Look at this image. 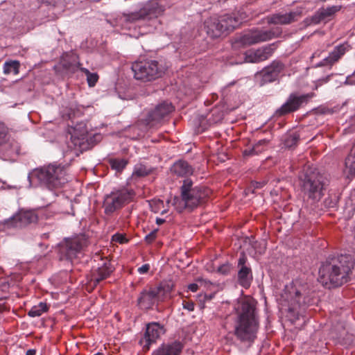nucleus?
<instances>
[{
	"label": "nucleus",
	"instance_id": "nucleus-1",
	"mask_svg": "<svg viewBox=\"0 0 355 355\" xmlns=\"http://www.w3.org/2000/svg\"><path fill=\"white\" fill-rule=\"evenodd\" d=\"M232 334L241 348L248 349L254 343L259 329V318L255 302L243 300L235 307Z\"/></svg>",
	"mask_w": 355,
	"mask_h": 355
},
{
	"label": "nucleus",
	"instance_id": "nucleus-2",
	"mask_svg": "<svg viewBox=\"0 0 355 355\" xmlns=\"http://www.w3.org/2000/svg\"><path fill=\"white\" fill-rule=\"evenodd\" d=\"M354 263L349 254L329 257L320 267L318 281L327 288L340 286L349 280Z\"/></svg>",
	"mask_w": 355,
	"mask_h": 355
},
{
	"label": "nucleus",
	"instance_id": "nucleus-3",
	"mask_svg": "<svg viewBox=\"0 0 355 355\" xmlns=\"http://www.w3.org/2000/svg\"><path fill=\"white\" fill-rule=\"evenodd\" d=\"M164 6L161 5L158 0H150L142 5L138 11L130 13H123L119 19V24L123 29L131 31L139 28V33L144 35L150 32L151 29L145 30V24L150 23L149 26L157 28V17L164 12Z\"/></svg>",
	"mask_w": 355,
	"mask_h": 355
},
{
	"label": "nucleus",
	"instance_id": "nucleus-4",
	"mask_svg": "<svg viewBox=\"0 0 355 355\" xmlns=\"http://www.w3.org/2000/svg\"><path fill=\"white\" fill-rule=\"evenodd\" d=\"M212 191L202 185H196L189 178L183 180L180 187V196L174 197L173 205L179 213L184 210L191 211L198 207L205 205L210 198Z\"/></svg>",
	"mask_w": 355,
	"mask_h": 355
},
{
	"label": "nucleus",
	"instance_id": "nucleus-5",
	"mask_svg": "<svg viewBox=\"0 0 355 355\" xmlns=\"http://www.w3.org/2000/svg\"><path fill=\"white\" fill-rule=\"evenodd\" d=\"M28 179L33 187L40 186L50 191L62 187L69 181L67 167L55 163L33 169Z\"/></svg>",
	"mask_w": 355,
	"mask_h": 355
},
{
	"label": "nucleus",
	"instance_id": "nucleus-6",
	"mask_svg": "<svg viewBox=\"0 0 355 355\" xmlns=\"http://www.w3.org/2000/svg\"><path fill=\"white\" fill-rule=\"evenodd\" d=\"M281 297L282 309L288 312L291 320H298L302 316L311 302L304 287H297L294 284L286 286Z\"/></svg>",
	"mask_w": 355,
	"mask_h": 355
},
{
	"label": "nucleus",
	"instance_id": "nucleus-7",
	"mask_svg": "<svg viewBox=\"0 0 355 355\" xmlns=\"http://www.w3.org/2000/svg\"><path fill=\"white\" fill-rule=\"evenodd\" d=\"M327 184L325 176L316 169H309L300 180V188L303 198L311 200V203L320 201L324 196Z\"/></svg>",
	"mask_w": 355,
	"mask_h": 355
},
{
	"label": "nucleus",
	"instance_id": "nucleus-8",
	"mask_svg": "<svg viewBox=\"0 0 355 355\" xmlns=\"http://www.w3.org/2000/svg\"><path fill=\"white\" fill-rule=\"evenodd\" d=\"M245 18L243 14H225L218 17H209L204 23V30L211 38H217L238 27Z\"/></svg>",
	"mask_w": 355,
	"mask_h": 355
},
{
	"label": "nucleus",
	"instance_id": "nucleus-9",
	"mask_svg": "<svg viewBox=\"0 0 355 355\" xmlns=\"http://www.w3.org/2000/svg\"><path fill=\"white\" fill-rule=\"evenodd\" d=\"M132 71L136 80L144 83L151 82L162 77L167 67L155 60H142L132 64Z\"/></svg>",
	"mask_w": 355,
	"mask_h": 355
},
{
	"label": "nucleus",
	"instance_id": "nucleus-10",
	"mask_svg": "<svg viewBox=\"0 0 355 355\" xmlns=\"http://www.w3.org/2000/svg\"><path fill=\"white\" fill-rule=\"evenodd\" d=\"M135 196L132 189H115L104 197L103 207L106 215H111L129 203Z\"/></svg>",
	"mask_w": 355,
	"mask_h": 355
},
{
	"label": "nucleus",
	"instance_id": "nucleus-11",
	"mask_svg": "<svg viewBox=\"0 0 355 355\" xmlns=\"http://www.w3.org/2000/svg\"><path fill=\"white\" fill-rule=\"evenodd\" d=\"M282 31L279 27L270 30L252 28L238 37L235 44L250 46L259 42H266L280 35Z\"/></svg>",
	"mask_w": 355,
	"mask_h": 355
},
{
	"label": "nucleus",
	"instance_id": "nucleus-12",
	"mask_svg": "<svg viewBox=\"0 0 355 355\" xmlns=\"http://www.w3.org/2000/svg\"><path fill=\"white\" fill-rule=\"evenodd\" d=\"M87 245V239L84 235L65 239L60 245V259L73 261L79 258Z\"/></svg>",
	"mask_w": 355,
	"mask_h": 355
},
{
	"label": "nucleus",
	"instance_id": "nucleus-13",
	"mask_svg": "<svg viewBox=\"0 0 355 355\" xmlns=\"http://www.w3.org/2000/svg\"><path fill=\"white\" fill-rule=\"evenodd\" d=\"M314 96L315 94L313 92L302 95L291 94L286 101L276 110L275 114L281 116L295 112L306 104Z\"/></svg>",
	"mask_w": 355,
	"mask_h": 355
},
{
	"label": "nucleus",
	"instance_id": "nucleus-14",
	"mask_svg": "<svg viewBox=\"0 0 355 355\" xmlns=\"http://www.w3.org/2000/svg\"><path fill=\"white\" fill-rule=\"evenodd\" d=\"M236 268L238 284L243 288H249L253 280V274L251 264L244 252L240 253Z\"/></svg>",
	"mask_w": 355,
	"mask_h": 355
},
{
	"label": "nucleus",
	"instance_id": "nucleus-15",
	"mask_svg": "<svg viewBox=\"0 0 355 355\" xmlns=\"http://www.w3.org/2000/svg\"><path fill=\"white\" fill-rule=\"evenodd\" d=\"M166 332L163 324L152 322L146 324V330L139 343L145 350H148L150 345L155 343Z\"/></svg>",
	"mask_w": 355,
	"mask_h": 355
},
{
	"label": "nucleus",
	"instance_id": "nucleus-16",
	"mask_svg": "<svg viewBox=\"0 0 355 355\" xmlns=\"http://www.w3.org/2000/svg\"><path fill=\"white\" fill-rule=\"evenodd\" d=\"M37 214L33 210H21L5 221L7 227L22 228L30 224L36 223Z\"/></svg>",
	"mask_w": 355,
	"mask_h": 355
},
{
	"label": "nucleus",
	"instance_id": "nucleus-17",
	"mask_svg": "<svg viewBox=\"0 0 355 355\" xmlns=\"http://www.w3.org/2000/svg\"><path fill=\"white\" fill-rule=\"evenodd\" d=\"M157 289L154 287L144 289L137 298V306L141 310L152 309L161 300L157 294Z\"/></svg>",
	"mask_w": 355,
	"mask_h": 355
},
{
	"label": "nucleus",
	"instance_id": "nucleus-18",
	"mask_svg": "<svg viewBox=\"0 0 355 355\" xmlns=\"http://www.w3.org/2000/svg\"><path fill=\"white\" fill-rule=\"evenodd\" d=\"M173 110L171 103L164 101L158 104L154 110L148 112L146 117L147 124L153 126Z\"/></svg>",
	"mask_w": 355,
	"mask_h": 355
},
{
	"label": "nucleus",
	"instance_id": "nucleus-19",
	"mask_svg": "<svg viewBox=\"0 0 355 355\" xmlns=\"http://www.w3.org/2000/svg\"><path fill=\"white\" fill-rule=\"evenodd\" d=\"M282 62L275 60L264 67L259 73L261 77V85L276 80L284 69Z\"/></svg>",
	"mask_w": 355,
	"mask_h": 355
},
{
	"label": "nucleus",
	"instance_id": "nucleus-20",
	"mask_svg": "<svg viewBox=\"0 0 355 355\" xmlns=\"http://www.w3.org/2000/svg\"><path fill=\"white\" fill-rule=\"evenodd\" d=\"M184 348V344L175 340L161 344L155 349L151 355H180Z\"/></svg>",
	"mask_w": 355,
	"mask_h": 355
},
{
	"label": "nucleus",
	"instance_id": "nucleus-21",
	"mask_svg": "<svg viewBox=\"0 0 355 355\" xmlns=\"http://www.w3.org/2000/svg\"><path fill=\"white\" fill-rule=\"evenodd\" d=\"M349 50V45L346 43L336 46L327 57L323 58L315 64V67L332 66Z\"/></svg>",
	"mask_w": 355,
	"mask_h": 355
},
{
	"label": "nucleus",
	"instance_id": "nucleus-22",
	"mask_svg": "<svg viewBox=\"0 0 355 355\" xmlns=\"http://www.w3.org/2000/svg\"><path fill=\"white\" fill-rule=\"evenodd\" d=\"M71 134V143L75 146H79L81 151L85 150L87 147H85V140H87V129L84 123L80 122L77 123L73 128Z\"/></svg>",
	"mask_w": 355,
	"mask_h": 355
},
{
	"label": "nucleus",
	"instance_id": "nucleus-23",
	"mask_svg": "<svg viewBox=\"0 0 355 355\" xmlns=\"http://www.w3.org/2000/svg\"><path fill=\"white\" fill-rule=\"evenodd\" d=\"M274 50V44L267 45L254 51H252L248 53L245 57L246 61L252 63L262 62L270 58L272 55Z\"/></svg>",
	"mask_w": 355,
	"mask_h": 355
},
{
	"label": "nucleus",
	"instance_id": "nucleus-24",
	"mask_svg": "<svg viewBox=\"0 0 355 355\" xmlns=\"http://www.w3.org/2000/svg\"><path fill=\"white\" fill-rule=\"evenodd\" d=\"M302 10L297 9L289 12L288 13H277L272 15L268 22L274 24H288L297 19L300 17Z\"/></svg>",
	"mask_w": 355,
	"mask_h": 355
},
{
	"label": "nucleus",
	"instance_id": "nucleus-25",
	"mask_svg": "<svg viewBox=\"0 0 355 355\" xmlns=\"http://www.w3.org/2000/svg\"><path fill=\"white\" fill-rule=\"evenodd\" d=\"M62 66L66 71L70 73H76L81 67L78 55L73 52L66 53L62 60Z\"/></svg>",
	"mask_w": 355,
	"mask_h": 355
},
{
	"label": "nucleus",
	"instance_id": "nucleus-26",
	"mask_svg": "<svg viewBox=\"0 0 355 355\" xmlns=\"http://www.w3.org/2000/svg\"><path fill=\"white\" fill-rule=\"evenodd\" d=\"M114 267L108 260L103 261L101 266L98 267L96 272L92 275V281L94 282V286H96L100 282L107 278L113 272Z\"/></svg>",
	"mask_w": 355,
	"mask_h": 355
},
{
	"label": "nucleus",
	"instance_id": "nucleus-27",
	"mask_svg": "<svg viewBox=\"0 0 355 355\" xmlns=\"http://www.w3.org/2000/svg\"><path fill=\"white\" fill-rule=\"evenodd\" d=\"M173 173L178 176H187L193 172L192 166L186 161L179 160L173 164L171 168Z\"/></svg>",
	"mask_w": 355,
	"mask_h": 355
},
{
	"label": "nucleus",
	"instance_id": "nucleus-28",
	"mask_svg": "<svg viewBox=\"0 0 355 355\" xmlns=\"http://www.w3.org/2000/svg\"><path fill=\"white\" fill-rule=\"evenodd\" d=\"M152 171L153 168L142 164H138L135 166L132 178H143L151 173Z\"/></svg>",
	"mask_w": 355,
	"mask_h": 355
},
{
	"label": "nucleus",
	"instance_id": "nucleus-29",
	"mask_svg": "<svg viewBox=\"0 0 355 355\" xmlns=\"http://www.w3.org/2000/svg\"><path fill=\"white\" fill-rule=\"evenodd\" d=\"M19 62L17 60L6 62L3 64V73L5 74L13 73L16 75L19 73Z\"/></svg>",
	"mask_w": 355,
	"mask_h": 355
},
{
	"label": "nucleus",
	"instance_id": "nucleus-30",
	"mask_svg": "<svg viewBox=\"0 0 355 355\" xmlns=\"http://www.w3.org/2000/svg\"><path fill=\"white\" fill-rule=\"evenodd\" d=\"M173 287V284L171 282H162L159 284L158 286H155L154 288L158 290L157 294L162 299L164 296H165L166 294L169 293L172 291Z\"/></svg>",
	"mask_w": 355,
	"mask_h": 355
},
{
	"label": "nucleus",
	"instance_id": "nucleus-31",
	"mask_svg": "<svg viewBox=\"0 0 355 355\" xmlns=\"http://www.w3.org/2000/svg\"><path fill=\"white\" fill-rule=\"evenodd\" d=\"M48 306L46 303L40 302L38 305L34 306L28 311V315L30 317L35 318L40 316L43 313L47 311Z\"/></svg>",
	"mask_w": 355,
	"mask_h": 355
},
{
	"label": "nucleus",
	"instance_id": "nucleus-32",
	"mask_svg": "<svg viewBox=\"0 0 355 355\" xmlns=\"http://www.w3.org/2000/svg\"><path fill=\"white\" fill-rule=\"evenodd\" d=\"M111 168L116 172H121L128 164L125 159H112L110 162Z\"/></svg>",
	"mask_w": 355,
	"mask_h": 355
},
{
	"label": "nucleus",
	"instance_id": "nucleus-33",
	"mask_svg": "<svg viewBox=\"0 0 355 355\" xmlns=\"http://www.w3.org/2000/svg\"><path fill=\"white\" fill-rule=\"evenodd\" d=\"M80 71L83 72L87 76V84L89 87H94L98 80V75L96 73H92L86 68H80Z\"/></svg>",
	"mask_w": 355,
	"mask_h": 355
},
{
	"label": "nucleus",
	"instance_id": "nucleus-34",
	"mask_svg": "<svg viewBox=\"0 0 355 355\" xmlns=\"http://www.w3.org/2000/svg\"><path fill=\"white\" fill-rule=\"evenodd\" d=\"M299 140V134L295 132L287 136V137L285 139L284 144L287 148H292L297 144Z\"/></svg>",
	"mask_w": 355,
	"mask_h": 355
},
{
	"label": "nucleus",
	"instance_id": "nucleus-35",
	"mask_svg": "<svg viewBox=\"0 0 355 355\" xmlns=\"http://www.w3.org/2000/svg\"><path fill=\"white\" fill-rule=\"evenodd\" d=\"M345 209L349 216L354 214L355 211V195H352L346 200Z\"/></svg>",
	"mask_w": 355,
	"mask_h": 355
},
{
	"label": "nucleus",
	"instance_id": "nucleus-36",
	"mask_svg": "<svg viewBox=\"0 0 355 355\" xmlns=\"http://www.w3.org/2000/svg\"><path fill=\"white\" fill-rule=\"evenodd\" d=\"M341 9V6H331L326 8H320L325 18L333 16L336 12H338Z\"/></svg>",
	"mask_w": 355,
	"mask_h": 355
},
{
	"label": "nucleus",
	"instance_id": "nucleus-37",
	"mask_svg": "<svg viewBox=\"0 0 355 355\" xmlns=\"http://www.w3.org/2000/svg\"><path fill=\"white\" fill-rule=\"evenodd\" d=\"M102 139V136L101 134H95L93 135L92 137H87V140H85L86 141H87V144H85V147H87L86 150L87 148H89V146H93L94 144L96 143H98Z\"/></svg>",
	"mask_w": 355,
	"mask_h": 355
},
{
	"label": "nucleus",
	"instance_id": "nucleus-38",
	"mask_svg": "<svg viewBox=\"0 0 355 355\" xmlns=\"http://www.w3.org/2000/svg\"><path fill=\"white\" fill-rule=\"evenodd\" d=\"M263 151V148H258L257 146H254L252 148L246 149L243 151V154L244 157H250L257 155Z\"/></svg>",
	"mask_w": 355,
	"mask_h": 355
},
{
	"label": "nucleus",
	"instance_id": "nucleus-39",
	"mask_svg": "<svg viewBox=\"0 0 355 355\" xmlns=\"http://www.w3.org/2000/svg\"><path fill=\"white\" fill-rule=\"evenodd\" d=\"M326 18L322 13V10L320 9L318 11H317L314 15L311 17V22L318 24L320 23L322 21L324 20Z\"/></svg>",
	"mask_w": 355,
	"mask_h": 355
},
{
	"label": "nucleus",
	"instance_id": "nucleus-40",
	"mask_svg": "<svg viewBox=\"0 0 355 355\" xmlns=\"http://www.w3.org/2000/svg\"><path fill=\"white\" fill-rule=\"evenodd\" d=\"M157 232L158 229L152 230L150 233L146 235L144 238L145 241L148 244L152 243L157 238Z\"/></svg>",
	"mask_w": 355,
	"mask_h": 355
},
{
	"label": "nucleus",
	"instance_id": "nucleus-41",
	"mask_svg": "<svg viewBox=\"0 0 355 355\" xmlns=\"http://www.w3.org/2000/svg\"><path fill=\"white\" fill-rule=\"evenodd\" d=\"M7 130L5 125L0 121V144L6 141Z\"/></svg>",
	"mask_w": 355,
	"mask_h": 355
},
{
	"label": "nucleus",
	"instance_id": "nucleus-42",
	"mask_svg": "<svg viewBox=\"0 0 355 355\" xmlns=\"http://www.w3.org/2000/svg\"><path fill=\"white\" fill-rule=\"evenodd\" d=\"M230 270H231V265L230 263H225V264H223L222 266H220L218 268V271L220 274L227 275L230 273Z\"/></svg>",
	"mask_w": 355,
	"mask_h": 355
},
{
	"label": "nucleus",
	"instance_id": "nucleus-43",
	"mask_svg": "<svg viewBox=\"0 0 355 355\" xmlns=\"http://www.w3.org/2000/svg\"><path fill=\"white\" fill-rule=\"evenodd\" d=\"M324 202L325 207H335L336 206V204H337V200L336 199V198L334 200L328 198L325 199Z\"/></svg>",
	"mask_w": 355,
	"mask_h": 355
},
{
	"label": "nucleus",
	"instance_id": "nucleus-44",
	"mask_svg": "<svg viewBox=\"0 0 355 355\" xmlns=\"http://www.w3.org/2000/svg\"><path fill=\"white\" fill-rule=\"evenodd\" d=\"M112 240L113 241H116V242H119L120 243H123L124 242V241L125 240V238L124 237V236L123 234L116 233V234H114L112 236Z\"/></svg>",
	"mask_w": 355,
	"mask_h": 355
},
{
	"label": "nucleus",
	"instance_id": "nucleus-45",
	"mask_svg": "<svg viewBox=\"0 0 355 355\" xmlns=\"http://www.w3.org/2000/svg\"><path fill=\"white\" fill-rule=\"evenodd\" d=\"M269 143V141L264 139H261L259 141H257L254 146H257L258 148H263V150H264L265 148L267 146L268 144Z\"/></svg>",
	"mask_w": 355,
	"mask_h": 355
},
{
	"label": "nucleus",
	"instance_id": "nucleus-46",
	"mask_svg": "<svg viewBox=\"0 0 355 355\" xmlns=\"http://www.w3.org/2000/svg\"><path fill=\"white\" fill-rule=\"evenodd\" d=\"M182 305L183 308L189 311H193L194 310V303L192 302L184 301Z\"/></svg>",
	"mask_w": 355,
	"mask_h": 355
},
{
	"label": "nucleus",
	"instance_id": "nucleus-47",
	"mask_svg": "<svg viewBox=\"0 0 355 355\" xmlns=\"http://www.w3.org/2000/svg\"><path fill=\"white\" fill-rule=\"evenodd\" d=\"M149 264H144L141 267H139L137 270L139 274H145L149 270Z\"/></svg>",
	"mask_w": 355,
	"mask_h": 355
},
{
	"label": "nucleus",
	"instance_id": "nucleus-48",
	"mask_svg": "<svg viewBox=\"0 0 355 355\" xmlns=\"http://www.w3.org/2000/svg\"><path fill=\"white\" fill-rule=\"evenodd\" d=\"M188 289L191 292H196L198 289V285L196 283L190 284L188 286Z\"/></svg>",
	"mask_w": 355,
	"mask_h": 355
},
{
	"label": "nucleus",
	"instance_id": "nucleus-49",
	"mask_svg": "<svg viewBox=\"0 0 355 355\" xmlns=\"http://www.w3.org/2000/svg\"><path fill=\"white\" fill-rule=\"evenodd\" d=\"M266 184V182H256L254 187L256 188V189H260V188H262L264 185Z\"/></svg>",
	"mask_w": 355,
	"mask_h": 355
},
{
	"label": "nucleus",
	"instance_id": "nucleus-50",
	"mask_svg": "<svg viewBox=\"0 0 355 355\" xmlns=\"http://www.w3.org/2000/svg\"><path fill=\"white\" fill-rule=\"evenodd\" d=\"M36 351L33 349L27 350L26 355H35Z\"/></svg>",
	"mask_w": 355,
	"mask_h": 355
},
{
	"label": "nucleus",
	"instance_id": "nucleus-51",
	"mask_svg": "<svg viewBox=\"0 0 355 355\" xmlns=\"http://www.w3.org/2000/svg\"><path fill=\"white\" fill-rule=\"evenodd\" d=\"M164 222H165V220L163 219V218H156V223L158 225H160L163 224Z\"/></svg>",
	"mask_w": 355,
	"mask_h": 355
},
{
	"label": "nucleus",
	"instance_id": "nucleus-52",
	"mask_svg": "<svg viewBox=\"0 0 355 355\" xmlns=\"http://www.w3.org/2000/svg\"><path fill=\"white\" fill-rule=\"evenodd\" d=\"M345 85H353L352 81L350 80L349 76L347 77L345 83Z\"/></svg>",
	"mask_w": 355,
	"mask_h": 355
},
{
	"label": "nucleus",
	"instance_id": "nucleus-53",
	"mask_svg": "<svg viewBox=\"0 0 355 355\" xmlns=\"http://www.w3.org/2000/svg\"><path fill=\"white\" fill-rule=\"evenodd\" d=\"M331 76H327L325 78L323 79L324 82V83H327L329 80V78H330Z\"/></svg>",
	"mask_w": 355,
	"mask_h": 355
},
{
	"label": "nucleus",
	"instance_id": "nucleus-54",
	"mask_svg": "<svg viewBox=\"0 0 355 355\" xmlns=\"http://www.w3.org/2000/svg\"><path fill=\"white\" fill-rule=\"evenodd\" d=\"M94 355H104V354L103 353H101V352H97V353H96Z\"/></svg>",
	"mask_w": 355,
	"mask_h": 355
},
{
	"label": "nucleus",
	"instance_id": "nucleus-55",
	"mask_svg": "<svg viewBox=\"0 0 355 355\" xmlns=\"http://www.w3.org/2000/svg\"><path fill=\"white\" fill-rule=\"evenodd\" d=\"M316 56V53H313V57Z\"/></svg>",
	"mask_w": 355,
	"mask_h": 355
}]
</instances>
